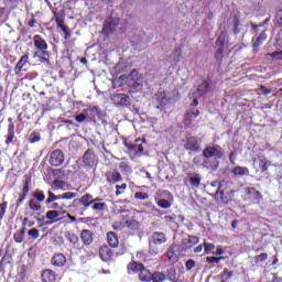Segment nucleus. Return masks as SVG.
Returning a JSON list of instances; mask_svg holds the SVG:
<instances>
[{"instance_id": "obj_8", "label": "nucleus", "mask_w": 282, "mask_h": 282, "mask_svg": "<svg viewBox=\"0 0 282 282\" xmlns=\"http://www.w3.org/2000/svg\"><path fill=\"white\" fill-rule=\"evenodd\" d=\"M64 162H65V153H63V150L56 149L50 153L48 164H51V166H55V167L63 166Z\"/></svg>"}, {"instance_id": "obj_36", "label": "nucleus", "mask_w": 282, "mask_h": 282, "mask_svg": "<svg viewBox=\"0 0 282 282\" xmlns=\"http://www.w3.org/2000/svg\"><path fill=\"white\" fill-rule=\"evenodd\" d=\"M31 199L37 200L40 204H43V202H45V192L41 189H35L32 194Z\"/></svg>"}, {"instance_id": "obj_11", "label": "nucleus", "mask_w": 282, "mask_h": 282, "mask_svg": "<svg viewBox=\"0 0 282 282\" xmlns=\"http://www.w3.org/2000/svg\"><path fill=\"white\" fill-rule=\"evenodd\" d=\"M99 258L101 259V261L109 263V261L113 259V251L111 250V248H109V246L104 245L99 248Z\"/></svg>"}, {"instance_id": "obj_31", "label": "nucleus", "mask_w": 282, "mask_h": 282, "mask_svg": "<svg viewBox=\"0 0 282 282\" xmlns=\"http://www.w3.org/2000/svg\"><path fill=\"white\" fill-rule=\"evenodd\" d=\"M156 100L159 101V106H156V109H164L166 107V102H169V98H166V91H159L156 94Z\"/></svg>"}, {"instance_id": "obj_49", "label": "nucleus", "mask_w": 282, "mask_h": 282, "mask_svg": "<svg viewBox=\"0 0 282 282\" xmlns=\"http://www.w3.org/2000/svg\"><path fill=\"white\" fill-rule=\"evenodd\" d=\"M216 45H218V47H224V45H226V33H220V36L216 40Z\"/></svg>"}, {"instance_id": "obj_27", "label": "nucleus", "mask_w": 282, "mask_h": 282, "mask_svg": "<svg viewBox=\"0 0 282 282\" xmlns=\"http://www.w3.org/2000/svg\"><path fill=\"white\" fill-rule=\"evenodd\" d=\"M143 268H144L143 263L132 261L128 263V267H127L128 274H135L137 272L140 273Z\"/></svg>"}, {"instance_id": "obj_60", "label": "nucleus", "mask_w": 282, "mask_h": 282, "mask_svg": "<svg viewBox=\"0 0 282 282\" xmlns=\"http://www.w3.org/2000/svg\"><path fill=\"white\" fill-rule=\"evenodd\" d=\"M134 199H140L142 202L144 199H149V195L143 192H137L134 193Z\"/></svg>"}, {"instance_id": "obj_42", "label": "nucleus", "mask_w": 282, "mask_h": 282, "mask_svg": "<svg viewBox=\"0 0 282 282\" xmlns=\"http://www.w3.org/2000/svg\"><path fill=\"white\" fill-rule=\"evenodd\" d=\"M231 276H235L232 271L225 268L220 273V282H227L228 280H230Z\"/></svg>"}, {"instance_id": "obj_24", "label": "nucleus", "mask_w": 282, "mask_h": 282, "mask_svg": "<svg viewBox=\"0 0 282 282\" xmlns=\"http://www.w3.org/2000/svg\"><path fill=\"white\" fill-rule=\"evenodd\" d=\"M28 63H30V55L29 54L22 55L19 62L15 64V67H14L15 74H21L23 67H25Z\"/></svg>"}, {"instance_id": "obj_34", "label": "nucleus", "mask_w": 282, "mask_h": 282, "mask_svg": "<svg viewBox=\"0 0 282 282\" xmlns=\"http://www.w3.org/2000/svg\"><path fill=\"white\" fill-rule=\"evenodd\" d=\"M232 175H235L236 177L238 176H243V175H250V170L246 166H235L232 169Z\"/></svg>"}, {"instance_id": "obj_43", "label": "nucleus", "mask_w": 282, "mask_h": 282, "mask_svg": "<svg viewBox=\"0 0 282 282\" xmlns=\"http://www.w3.org/2000/svg\"><path fill=\"white\" fill-rule=\"evenodd\" d=\"M128 80H142V74L138 69H132L128 75Z\"/></svg>"}, {"instance_id": "obj_46", "label": "nucleus", "mask_w": 282, "mask_h": 282, "mask_svg": "<svg viewBox=\"0 0 282 282\" xmlns=\"http://www.w3.org/2000/svg\"><path fill=\"white\" fill-rule=\"evenodd\" d=\"M115 188H116L115 195L117 197H120V195H122L124 191H127V183H122L121 185H116Z\"/></svg>"}, {"instance_id": "obj_35", "label": "nucleus", "mask_w": 282, "mask_h": 282, "mask_svg": "<svg viewBox=\"0 0 282 282\" xmlns=\"http://www.w3.org/2000/svg\"><path fill=\"white\" fill-rule=\"evenodd\" d=\"M66 239H67L68 243L73 245V248H78V246H80V238H78V235H76L74 232H68L66 235Z\"/></svg>"}, {"instance_id": "obj_56", "label": "nucleus", "mask_w": 282, "mask_h": 282, "mask_svg": "<svg viewBox=\"0 0 282 282\" xmlns=\"http://www.w3.org/2000/svg\"><path fill=\"white\" fill-rule=\"evenodd\" d=\"M215 59L218 61V63H221L224 61V47H219L215 53Z\"/></svg>"}, {"instance_id": "obj_39", "label": "nucleus", "mask_w": 282, "mask_h": 282, "mask_svg": "<svg viewBox=\"0 0 282 282\" xmlns=\"http://www.w3.org/2000/svg\"><path fill=\"white\" fill-rule=\"evenodd\" d=\"M126 228H129L130 230H140V221L135 219H129L124 221Z\"/></svg>"}, {"instance_id": "obj_41", "label": "nucleus", "mask_w": 282, "mask_h": 282, "mask_svg": "<svg viewBox=\"0 0 282 282\" xmlns=\"http://www.w3.org/2000/svg\"><path fill=\"white\" fill-rule=\"evenodd\" d=\"M165 275L170 282H177V271L175 270V268L167 269V274Z\"/></svg>"}, {"instance_id": "obj_55", "label": "nucleus", "mask_w": 282, "mask_h": 282, "mask_svg": "<svg viewBox=\"0 0 282 282\" xmlns=\"http://www.w3.org/2000/svg\"><path fill=\"white\" fill-rule=\"evenodd\" d=\"M156 204L160 208H164V209H166L171 206V202H169L167 199H164V198L159 199Z\"/></svg>"}, {"instance_id": "obj_14", "label": "nucleus", "mask_w": 282, "mask_h": 282, "mask_svg": "<svg viewBox=\"0 0 282 282\" xmlns=\"http://www.w3.org/2000/svg\"><path fill=\"white\" fill-rule=\"evenodd\" d=\"M26 210L34 213L35 215H41L43 213V205L33 198H30L26 204Z\"/></svg>"}, {"instance_id": "obj_62", "label": "nucleus", "mask_w": 282, "mask_h": 282, "mask_svg": "<svg viewBox=\"0 0 282 282\" xmlns=\"http://www.w3.org/2000/svg\"><path fill=\"white\" fill-rule=\"evenodd\" d=\"M76 122L83 123L85 120H87V115L86 113H79L75 117Z\"/></svg>"}, {"instance_id": "obj_7", "label": "nucleus", "mask_w": 282, "mask_h": 282, "mask_svg": "<svg viewBox=\"0 0 282 282\" xmlns=\"http://www.w3.org/2000/svg\"><path fill=\"white\" fill-rule=\"evenodd\" d=\"M84 166L87 169H94L96 166V162H98V155H96V150L94 148H89L84 152L83 155Z\"/></svg>"}, {"instance_id": "obj_58", "label": "nucleus", "mask_w": 282, "mask_h": 282, "mask_svg": "<svg viewBox=\"0 0 282 282\" xmlns=\"http://www.w3.org/2000/svg\"><path fill=\"white\" fill-rule=\"evenodd\" d=\"M6 210H8V202H3L0 204V220L6 217Z\"/></svg>"}, {"instance_id": "obj_47", "label": "nucleus", "mask_w": 282, "mask_h": 282, "mask_svg": "<svg viewBox=\"0 0 282 282\" xmlns=\"http://www.w3.org/2000/svg\"><path fill=\"white\" fill-rule=\"evenodd\" d=\"M206 263H209V265H213L214 263H220L224 261V257H206Z\"/></svg>"}, {"instance_id": "obj_59", "label": "nucleus", "mask_w": 282, "mask_h": 282, "mask_svg": "<svg viewBox=\"0 0 282 282\" xmlns=\"http://www.w3.org/2000/svg\"><path fill=\"white\" fill-rule=\"evenodd\" d=\"M256 263H263V261H268V253H260L254 257Z\"/></svg>"}, {"instance_id": "obj_26", "label": "nucleus", "mask_w": 282, "mask_h": 282, "mask_svg": "<svg viewBox=\"0 0 282 282\" xmlns=\"http://www.w3.org/2000/svg\"><path fill=\"white\" fill-rule=\"evenodd\" d=\"M265 41H268V34L265 33V30H263L253 42V52H259V47H261Z\"/></svg>"}, {"instance_id": "obj_16", "label": "nucleus", "mask_w": 282, "mask_h": 282, "mask_svg": "<svg viewBox=\"0 0 282 282\" xmlns=\"http://www.w3.org/2000/svg\"><path fill=\"white\" fill-rule=\"evenodd\" d=\"M51 263L54 268H65L67 258L63 253H55L51 259Z\"/></svg>"}, {"instance_id": "obj_15", "label": "nucleus", "mask_w": 282, "mask_h": 282, "mask_svg": "<svg viewBox=\"0 0 282 282\" xmlns=\"http://www.w3.org/2000/svg\"><path fill=\"white\" fill-rule=\"evenodd\" d=\"M184 149H186V151L199 152V141L196 137H186Z\"/></svg>"}, {"instance_id": "obj_2", "label": "nucleus", "mask_w": 282, "mask_h": 282, "mask_svg": "<svg viewBox=\"0 0 282 282\" xmlns=\"http://www.w3.org/2000/svg\"><path fill=\"white\" fill-rule=\"evenodd\" d=\"M33 45L35 47L34 57L40 58V63H47L50 64V52L47 42L43 36L36 34L33 36Z\"/></svg>"}, {"instance_id": "obj_32", "label": "nucleus", "mask_w": 282, "mask_h": 282, "mask_svg": "<svg viewBox=\"0 0 282 282\" xmlns=\"http://www.w3.org/2000/svg\"><path fill=\"white\" fill-rule=\"evenodd\" d=\"M153 273L147 267H143L139 272V279L142 282H151Z\"/></svg>"}, {"instance_id": "obj_5", "label": "nucleus", "mask_w": 282, "mask_h": 282, "mask_svg": "<svg viewBox=\"0 0 282 282\" xmlns=\"http://www.w3.org/2000/svg\"><path fill=\"white\" fill-rule=\"evenodd\" d=\"M245 199L249 202V204H261L263 194H261V192H259L256 187H246Z\"/></svg>"}, {"instance_id": "obj_12", "label": "nucleus", "mask_w": 282, "mask_h": 282, "mask_svg": "<svg viewBox=\"0 0 282 282\" xmlns=\"http://www.w3.org/2000/svg\"><path fill=\"white\" fill-rule=\"evenodd\" d=\"M55 17V23L57 25V28H61L62 32H64L65 36V41H69V39H72V32H69V28H67V25H65V20L61 19L58 17V13H54Z\"/></svg>"}, {"instance_id": "obj_45", "label": "nucleus", "mask_w": 282, "mask_h": 282, "mask_svg": "<svg viewBox=\"0 0 282 282\" xmlns=\"http://www.w3.org/2000/svg\"><path fill=\"white\" fill-rule=\"evenodd\" d=\"M30 144H36V142H41V134L36 131H33L29 138Z\"/></svg>"}, {"instance_id": "obj_18", "label": "nucleus", "mask_w": 282, "mask_h": 282, "mask_svg": "<svg viewBox=\"0 0 282 282\" xmlns=\"http://www.w3.org/2000/svg\"><path fill=\"white\" fill-rule=\"evenodd\" d=\"M80 240L84 246H91V243H94V231L89 229H83L80 231Z\"/></svg>"}, {"instance_id": "obj_19", "label": "nucleus", "mask_w": 282, "mask_h": 282, "mask_svg": "<svg viewBox=\"0 0 282 282\" xmlns=\"http://www.w3.org/2000/svg\"><path fill=\"white\" fill-rule=\"evenodd\" d=\"M116 28H118V24H116L113 20H106L104 22L101 34H104V36H109V34L116 32Z\"/></svg>"}, {"instance_id": "obj_48", "label": "nucleus", "mask_w": 282, "mask_h": 282, "mask_svg": "<svg viewBox=\"0 0 282 282\" xmlns=\"http://www.w3.org/2000/svg\"><path fill=\"white\" fill-rule=\"evenodd\" d=\"M28 235L31 239H39V237H41V231L36 228H32L28 231Z\"/></svg>"}, {"instance_id": "obj_44", "label": "nucleus", "mask_w": 282, "mask_h": 282, "mask_svg": "<svg viewBox=\"0 0 282 282\" xmlns=\"http://www.w3.org/2000/svg\"><path fill=\"white\" fill-rule=\"evenodd\" d=\"M272 165V162L268 161V159H261L260 160V171L261 173H265V171H268V169H270V166Z\"/></svg>"}, {"instance_id": "obj_52", "label": "nucleus", "mask_w": 282, "mask_h": 282, "mask_svg": "<svg viewBox=\"0 0 282 282\" xmlns=\"http://www.w3.org/2000/svg\"><path fill=\"white\" fill-rule=\"evenodd\" d=\"M197 265V262H195V260L189 259L185 262V270L187 272H191V270H193V268H195Z\"/></svg>"}, {"instance_id": "obj_4", "label": "nucleus", "mask_w": 282, "mask_h": 282, "mask_svg": "<svg viewBox=\"0 0 282 282\" xmlns=\"http://www.w3.org/2000/svg\"><path fill=\"white\" fill-rule=\"evenodd\" d=\"M30 186H32V176L25 175L24 181L22 182L21 193L19 194L18 199L15 202L17 208H21V206H23V202L28 199L30 195Z\"/></svg>"}, {"instance_id": "obj_54", "label": "nucleus", "mask_w": 282, "mask_h": 282, "mask_svg": "<svg viewBox=\"0 0 282 282\" xmlns=\"http://www.w3.org/2000/svg\"><path fill=\"white\" fill-rule=\"evenodd\" d=\"M270 21V19H265L261 24H254L251 23V29L253 30V32H256V34L259 32V28H263V25H268V22Z\"/></svg>"}, {"instance_id": "obj_64", "label": "nucleus", "mask_w": 282, "mask_h": 282, "mask_svg": "<svg viewBox=\"0 0 282 282\" xmlns=\"http://www.w3.org/2000/svg\"><path fill=\"white\" fill-rule=\"evenodd\" d=\"M278 28H280L281 32H282V9L280 11H278Z\"/></svg>"}, {"instance_id": "obj_61", "label": "nucleus", "mask_w": 282, "mask_h": 282, "mask_svg": "<svg viewBox=\"0 0 282 282\" xmlns=\"http://www.w3.org/2000/svg\"><path fill=\"white\" fill-rule=\"evenodd\" d=\"M113 230H124L127 228V225L122 221H117L112 226Z\"/></svg>"}, {"instance_id": "obj_63", "label": "nucleus", "mask_w": 282, "mask_h": 282, "mask_svg": "<svg viewBox=\"0 0 282 282\" xmlns=\"http://www.w3.org/2000/svg\"><path fill=\"white\" fill-rule=\"evenodd\" d=\"M259 89L264 96H270V94H272V89L265 88L263 85H260Z\"/></svg>"}, {"instance_id": "obj_57", "label": "nucleus", "mask_w": 282, "mask_h": 282, "mask_svg": "<svg viewBox=\"0 0 282 282\" xmlns=\"http://www.w3.org/2000/svg\"><path fill=\"white\" fill-rule=\"evenodd\" d=\"M241 25V21L238 17H234V28H235V34H239L241 32V29H239Z\"/></svg>"}, {"instance_id": "obj_10", "label": "nucleus", "mask_w": 282, "mask_h": 282, "mask_svg": "<svg viewBox=\"0 0 282 282\" xmlns=\"http://www.w3.org/2000/svg\"><path fill=\"white\" fill-rule=\"evenodd\" d=\"M45 217L48 221H46L44 226H52V224H58V221L63 219V217H61V212L56 209L46 212Z\"/></svg>"}, {"instance_id": "obj_23", "label": "nucleus", "mask_w": 282, "mask_h": 282, "mask_svg": "<svg viewBox=\"0 0 282 282\" xmlns=\"http://www.w3.org/2000/svg\"><path fill=\"white\" fill-rule=\"evenodd\" d=\"M107 242L110 248H118V246H120V239L118 238V234H116L115 231H108Z\"/></svg>"}, {"instance_id": "obj_29", "label": "nucleus", "mask_w": 282, "mask_h": 282, "mask_svg": "<svg viewBox=\"0 0 282 282\" xmlns=\"http://www.w3.org/2000/svg\"><path fill=\"white\" fill-rule=\"evenodd\" d=\"M91 199H94L91 194H85L78 199V204L83 206L82 210H87L91 206Z\"/></svg>"}, {"instance_id": "obj_17", "label": "nucleus", "mask_w": 282, "mask_h": 282, "mask_svg": "<svg viewBox=\"0 0 282 282\" xmlns=\"http://www.w3.org/2000/svg\"><path fill=\"white\" fill-rule=\"evenodd\" d=\"M100 108L98 106H91L86 110V119H88V122H94L96 124V117L101 116Z\"/></svg>"}, {"instance_id": "obj_20", "label": "nucleus", "mask_w": 282, "mask_h": 282, "mask_svg": "<svg viewBox=\"0 0 282 282\" xmlns=\"http://www.w3.org/2000/svg\"><path fill=\"white\" fill-rule=\"evenodd\" d=\"M123 147H126V149H128V151L130 153H134V155H138V153H140V155H142V153H144V145L131 144V143L127 142V139L123 140Z\"/></svg>"}, {"instance_id": "obj_6", "label": "nucleus", "mask_w": 282, "mask_h": 282, "mask_svg": "<svg viewBox=\"0 0 282 282\" xmlns=\"http://www.w3.org/2000/svg\"><path fill=\"white\" fill-rule=\"evenodd\" d=\"M220 195V202L221 204H228L232 197H235V191L230 189L229 192H226V188H224V182L218 183V188L214 193V197L217 198V196Z\"/></svg>"}, {"instance_id": "obj_30", "label": "nucleus", "mask_w": 282, "mask_h": 282, "mask_svg": "<svg viewBox=\"0 0 282 282\" xmlns=\"http://www.w3.org/2000/svg\"><path fill=\"white\" fill-rule=\"evenodd\" d=\"M197 243H199V237L197 236H188L187 239H184L183 241V246H185L187 250H191V248H195Z\"/></svg>"}, {"instance_id": "obj_1", "label": "nucleus", "mask_w": 282, "mask_h": 282, "mask_svg": "<svg viewBox=\"0 0 282 282\" xmlns=\"http://www.w3.org/2000/svg\"><path fill=\"white\" fill-rule=\"evenodd\" d=\"M75 197H78V194L74 192H65L56 195L52 191H48L45 204L52 210H65V208H72L69 200L75 199Z\"/></svg>"}, {"instance_id": "obj_51", "label": "nucleus", "mask_w": 282, "mask_h": 282, "mask_svg": "<svg viewBox=\"0 0 282 282\" xmlns=\"http://www.w3.org/2000/svg\"><path fill=\"white\" fill-rule=\"evenodd\" d=\"M93 210H105V208H107V203H93L91 206Z\"/></svg>"}, {"instance_id": "obj_53", "label": "nucleus", "mask_w": 282, "mask_h": 282, "mask_svg": "<svg viewBox=\"0 0 282 282\" xmlns=\"http://www.w3.org/2000/svg\"><path fill=\"white\" fill-rule=\"evenodd\" d=\"M189 184L191 186H195L196 188H199V184H202V177H189Z\"/></svg>"}, {"instance_id": "obj_3", "label": "nucleus", "mask_w": 282, "mask_h": 282, "mask_svg": "<svg viewBox=\"0 0 282 282\" xmlns=\"http://www.w3.org/2000/svg\"><path fill=\"white\" fill-rule=\"evenodd\" d=\"M169 241V238H166V234L162 231H154L151 235V241L149 246V253L150 254H160L162 252L161 246H164Z\"/></svg>"}, {"instance_id": "obj_28", "label": "nucleus", "mask_w": 282, "mask_h": 282, "mask_svg": "<svg viewBox=\"0 0 282 282\" xmlns=\"http://www.w3.org/2000/svg\"><path fill=\"white\" fill-rule=\"evenodd\" d=\"M115 99L117 100V105L119 107H127L129 102H131V97L127 94H117L115 95Z\"/></svg>"}, {"instance_id": "obj_38", "label": "nucleus", "mask_w": 282, "mask_h": 282, "mask_svg": "<svg viewBox=\"0 0 282 282\" xmlns=\"http://www.w3.org/2000/svg\"><path fill=\"white\" fill-rule=\"evenodd\" d=\"M151 281L152 282H164V281H166V275L162 271H154L152 273Z\"/></svg>"}, {"instance_id": "obj_21", "label": "nucleus", "mask_w": 282, "mask_h": 282, "mask_svg": "<svg viewBox=\"0 0 282 282\" xmlns=\"http://www.w3.org/2000/svg\"><path fill=\"white\" fill-rule=\"evenodd\" d=\"M106 181L108 184H118V182H122V174H120L118 171L107 172Z\"/></svg>"}, {"instance_id": "obj_13", "label": "nucleus", "mask_w": 282, "mask_h": 282, "mask_svg": "<svg viewBox=\"0 0 282 282\" xmlns=\"http://www.w3.org/2000/svg\"><path fill=\"white\" fill-rule=\"evenodd\" d=\"M30 221V219L24 218L23 219V226L20 228L19 231H15L13 235V240L15 241V243H23V241H25V232H28V227H25V223Z\"/></svg>"}, {"instance_id": "obj_37", "label": "nucleus", "mask_w": 282, "mask_h": 282, "mask_svg": "<svg viewBox=\"0 0 282 282\" xmlns=\"http://www.w3.org/2000/svg\"><path fill=\"white\" fill-rule=\"evenodd\" d=\"M129 89L131 94H137V91H140L142 89V82L140 80H130L129 82Z\"/></svg>"}, {"instance_id": "obj_50", "label": "nucleus", "mask_w": 282, "mask_h": 282, "mask_svg": "<svg viewBox=\"0 0 282 282\" xmlns=\"http://www.w3.org/2000/svg\"><path fill=\"white\" fill-rule=\"evenodd\" d=\"M203 248L205 250V254H210V251L215 250V243L204 242Z\"/></svg>"}, {"instance_id": "obj_25", "label": "nucleus", "mask_w": 282, "mask_h": 282, "mask_svg": "<svg viewBox=\"0 0 282 282\" xmlns=\"http://www.w3.org/2000/svg\"><path fill=\"white\" fill-rule=\"evenodd\" d=\"M180 256V246L171 245L167 249V257L170 261H177Z\"/></svg>"}, {"instance_id": "obj_40", "label": "nucleus", "mask_w": 282, "mask_h": 282, "mask_svg": "<svg viewBox=\"0 0 282 282\" xmlns=\"http://www.w3.org/2000/svg\"><path fill=\"white\" fill-rule=\"evenodd\" d=\"M4 138H6L4 143L7 144V147L14 144V138H15L14 130L8 129L7 135Z\"/></svg>"}, {"instance_id": "obj_22", "label": "nucleus", "mask_w": 282, "mask_h": 282, "mask_svg": "<svg viewBox=\"0 0 282 282\" xmlns=\"http://www.w3.org/2000/svg\"><path fill=\"white\" fill-rule=\"evenodd\" d=\"M42 282H56V272L52 269H44L41 274Z\"/></svg>"}, {"instance_id": "obj_33", "label": "nucleus", "mask_w": 282, "mask_h": 282, "mask_svg": "<svg viewBox=\"0 0 282 282\" xmlns=\"http://www.w3.org/2000/svg\"><path fill=\"white\" fill-rule=\"evenodd\" d=\"M212 83L213 80L210 79L203 80V83L198 85V88H197L198 94H208V91H210Z\"/></svg>"}, {"instance_id": "obj_9", "label": "nucleus", "mask_w": 282, "mask_h": 282, "mask_svg": "<svg viewBox=\"0 0 282 282\" xmlns=\"http://www.w3.org/2000/svg\"><path fill=\"white\" fill-rule=\"evenodd\" d=\"M219 149H221V147L219 145H209L206 149H204L203 155L206 158V160H210V158H217L218 160H221V158H224V152H221Z\"/></svg>"}]
</instances>
